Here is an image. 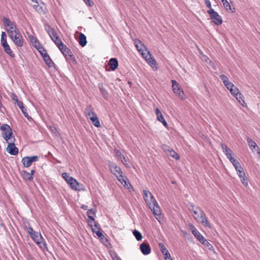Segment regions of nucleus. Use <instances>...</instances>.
Wrapping results in <instances>:
<instances>
[{
  "mask_svg": "<svg viewBox=\"0 0 260 260\" xmlns=\"http://www.w3.org/2000/svg\"><path fill=\"white\" fill-rule=\"evenodd\" d=\"M144 199L148 205L149 208L152 212L155 218L160 222L159 218L161 215L158 204L150 191L147 190H144Z\"/></svg>",
  "mask_w": 260,
  "mask_h": 260,
  "instance_id": "f257e3e1",
  "label": "nucleus"
},
{
  "mask_svg": "<svg viewBox=\"0 0 260 260\" xmlns=\"http://www.w3.org/2000/svg\"><path fill=\"white\" fill-rule=\"evenodd\" d=\"M28 226L25 225V229L27 230L28 233L32 240L43 250H47V244L44 241V239L41 233L36 232L30 226L29 222H27Z\"/></svg>",
  "mask_w": 260,
  "mask_h": 260,
  "instance_id": "f03ea898",
  "label": "nucleus"
},
{
  "mask_svg": "<svg viewBox=\"0 0 260 260\" xmlns=\"http://www.w3.org/2000/svg\"><path fill=\"white\" fill-rule=\"evenodd\" d=\"M110 167L111 173L116 176L118 180L127 189H129L132 187V186L128 181L127 177L123 175V173L120 167L114 165H110Z\"/></svg>",
  "mask_w": 260,
  "mask_h": 260,
  "instance_id": "7ed1b4c3",
  "label": "nucleus"
},
{
  "mask_svg": "<svg viewBox=\"0 0 260 260\" xmlns=\"http://www.w3.org/2000/svg\"><path fill=\"white\" fill-rule=\"evenodd\" d=\"M1 129L3 132L2 133V136L4 139L9 143V141L13 140V130L9 125L7 124H3L1 126Z\"/></svg>",
  "mask_w": 260,
  "mask_h": 260,
  "instance_id": "20e7f679",
  "label": "nucleus"
},
{
  "mask_svg": "<svg viewBox=\"0 0 260 260\" xmlns=\"http://www.w3.org/2000/svg\"><path fill=\"white\" fill-rule=\"evenodd\" d=\"M207 13L210 15V18L214 24L217 25L222 24V19L221 16L216 11H214L213 9L208 10Z\"/></svg>",
  "mask_w": 260,
  "mask_h": 260,
  "instance_id": "39448f33",
  "label": "nucleus"
},
{
  "mask_svg": "<svg viewBox=\"0 0 260 260\" xmlns=\"http://www.w3.org/2000/svg\"><path fill=\"white\" fill-rule=\"evenodd\" d=\"M3 22L4 26L8 28L7 29V31L12 30L15 33L19 31L15 23L14 22L11 21L9 18L4 17Z\"/></svg>",
  "mask_w": 260,
  "mask_h": 260,
  "instance_id": "423d86ee",
  "label": "nucleus"
},
{
  "mask_svg": "<svg viewBox=\"0 0 260 260\" xmlns=\"http://www.w3.org/2000/svg\"><path fill=\"white\" fill-rule=\"evenodd\" d=\"M171 82L172 83V89L173 92L177 94L181 99H183L184 93L180 88V85L175 80H172Z\"/></svg>",
  "mask_w": 260,
  "mask_h": 260,
  "instance_id": "0eeeda50",
  "label": "nucleus"
},
{
  "mask_svg": "<svg viewBox=\"0 0 260 260\" xmlns=\"http://www.w3.org/2000/svg\"><path fill=\"white\" fill-rule=\"evenodd\" d=\"M15 140V137H13V140L9 141L8 145L6 149L7 152L12 155H17L18 153V149L15 146L14 143Z\"/></svg>",
  "mask_w": 260,
  "mask_h": 260,
  "instance_id": "6e6552de",
  "label": "nucleus"
},
{
  "mask_svg": "<svg viewBox=\"0 0 260 260\" xmlns=\"http://www.w3.org/2000/svg\"><path fill=\"white\" fill-rule=\"evenodd\" d=\"M39 157L37 155L25 156L22 158L21 162L24 167L28 168L31 165L33 162L37 161Z\"/></svg>",
  "mask_w": 260,
  "mask_h": 260,
  "instance_id": "1a4fd4ad",
  "label": "nucleus"
},
{
  "mask_svg": "<svg viewBox=\"0 0 260 260\" xmlns=\"http://www.w3.org/2000/svg\"><path fill=\"white\" fill-rule=\"evenodd\" d=\"M134 43L137 50L140 52L142 56H144L147 51H149L144 44L139 40L136 39L134 41Z\"/></svg>",
  "mask_w": 260,
  "mask_h": 260,
  "instance_id": "9d476101",
  "label": "nucleus"
},
{
  "mask_svg": "<svg viewBox=\"0 0 260 260\" xmlns=\"http://www.w3.org/2000/svg\"><path fill=\"white\" fill-rule=\"evenodd\" d=\"M163 150L164 152L167 154L171 156L172 157L176 160H179L180 156L178 153H177L173 149L169 147L168 146L165 145L163 147Z\"/></svg>",
  "mask_w": 260,
  "mask_h": 260,
  "instance_id": "9b49d317",
  "label": "nucleus"
},
{
  "mask_svg": "<svg viewBox=\"0 0 260 260\" xmlns=\"http://www.w3.org/2000/svg\"><path fill=\"white\" fill-rule=\"evenodd\" d=\"M142 56L145 58L147 63L149 64L152 68H155L156 70L157 69V68L156 66V61L155 59L152 57L149 51H147L146 54H145L144 56Z\"/></svg>",
  "mask_w": 260,
  "mask_h": 260,
  "instance_id": "f8f14e48",
  "label": "nucleus"
},
{
  "mask_svg": "<svg viewBox=\"0 0 260 260\" xmlns=\"http://www.w3.org/2000/svg\"><path fill=\"white\" fill-rule=\"evenodd\" d=\"M191 207H192V209H189V210L193 212V217L196 221H198L201 218V216H203V215H204V212L199 207H196L195 209H193V205H191Z\"/></svg>",
  "mask_w": 260,
  "mask_h": 260,
  "instance_id": "ddd939ff",
  "label": "nucleus"
},
{
  "mask_svg": "<svg viewBox=\"0 0 260 260\" xmlns=\"http://www.w3.org/2000/svg\"><path fill=\"white\" fill-rule=\"evenodd\" d=\"M94 228H93V227L91 228L92 231L93 232V233H95L96 235H97V236L99 238H100L101 240H103V242H104V240H105L106 241H107V239L106 238H105V236H104V235L103 234L102 232L100 231L101 229L99 227V226H98V223L96 222H94Z\"/></svg>",
  "mask_w": 260,
  "mask_h": 260,
  "instance_id": "4468645a",
  "label": "nucleus"
},
{
  "mask_svg": "<svg viewBox=\"0 0 260 260\" xmlns=\"http://www.w3.org/2000/svg\"><path fill=\"white\" fill-rule=\"evenodd\" d=\"M44 28L52 40H53L55 37L58 36L56 31L48 24H45L44 25Z\"/></svg>",
  "mask_w": 260,
  "mask_h": 260,
  "instance_id": "2eb2a0df",
  "label": "nucleus"
},
{
  "mask_svg": "<svg viewBox=\"0 0 260 260\" xmlns=\"http://www.w3.org/2000/svg\"><path fill=\"white\" fill-rule=\"evenodd\" d=\"M12 40L17 46L22 47L23 46V38L20 31L16 32L14 38Z\"/></svg>",
  "mask_w": 260,
  "mask_h": 260,
  "instance_id": "dca6fc26",
  "label": "nucleus"
},
{
  "mask_svg": "<svg viewBox=\"0 0 260 260\" xmlns=\"http://www.w3.org/2000/svg\"><path fill=\"white\" fill-rule=\"evenodd\" d=\"M158 246L164 256V258L165 260H168L170 258H172L169 251L165 247L164 244L163 243H159Z\"/></svg>",
  "mask_w": 260,
  "mask_h": 260,
  "instance_id": "f3484780",
  "label": "nucleus"
},
{
  "mask_svg": "<svg viewBox=\"0 0 260 260\" xmlns=\"http://www.w3.org/2000/svg\"><path fill=\"white\" fill-rule=\"evenodd\" d=\"M140 248L144 255L149 254L151 251L150 245L147 243L143 242L140 245Z\"/></svg>",
  "mask_w": 260,
  "mask_h": 260,
  "instance_id": "a211bd4d",
  "label": "nucleus"
},
{
  "mask_svg": "<svg viewBox=\"0 0 260 260\" xmlns=\"http://www.w3.org/2000/svg\"><path fill=\"white\" fill-rule=\"evenodd\" d=\"M70 185L71 188L74 190H80L79 188L80 183L74 178H70L69 181L68 182Z\"/></svg>",
  "mask_w": 260,
  "mask_h": 260,
  "instance_id": "6ab92c4d",
  "label": "nucleus"
},
{
  "mask_svg": "<svg viewBox=\"0 0 260 260\" xmlns=\"http://www.w3.org/2000/svg\"><path fill=\"white\" fill-rule=\"evenodd\" d=\"M90 212H92L93 215H95L96 211L95 210L91 209L88 210V211L87 212V216L88 218V220L87 221L88 224L91 228H92L93 227L92 222H94V223L95 222H94L95 219H94V217L92 215H90Z\"/></svg>",
  "mask_w": 260,
  "mask_h": 260,
  "instance_id": "aec40b11",
  "label": "nucleus"
},
{
  "mask_svg": "<svg viewBox=\"0 0 260 260\" xmlns=\"http://www.w3.org/2000/svg\"><path fill=\"white\" fill-rule=\"evenodd\" d=\"M108 64L111 70L115 71L118 68V62L116 58H111L109 61Z\"/></svg>",
  "mask_w": 260,
  "mask_h": 260,
  "instance_id": "412c9836",
  "label": "nucleus"
},
{
  "mask_svg": "<svg viewBox=\"0 0 260 260\" xmlns=\"http://www.w3.org/2000/svg\"><path fill=\"white\" fill-rule=\"evenodd\" d=\"M17 106L21 109V112L25 117H26L28 120L29 119H31V118L29 116L27 112V109L23 106V104L22 102H18Z\"/></svg>",
  "mask_w": 260,
  "mask_h": 260,
  "instance_id": "4be33fe9",
  "label": "nucleus"
},
{
  "mask_svg": "<svg viewBox=\"0 0 260 260\" xmlns=\"http://www.w3.org/2000/svg\"><path fill=\"white\" fill-rule=\"evenodd\" d=\"M197 221L201 222L203 225L207 226L208 228H211V225L210 223L209 222L207 217H206L205 214L201 216V218L198 220Z\"/></svg>",
  "mask_w": 260,
  "mask_h": 260,
  "instance_id": "5701e85b",
  "label": "nucleus"
},
{
  "mask_svg": "<svg viewBox=\"0 0 260 260\" xmlns=\"http://www.w3.org/2000/svg\"><path fill=\"white\" fill-rule=\"evenodd\" d=\"M4 48L5 51L11 57L14 58L15 57V54L11 49L9 45L7 43L2 44Z\"/></svg>",
  "mask_w": 260,
  "mask_h": 260,
  "instance_id": "b1692460",
  "label": "nucleus"
},
{
  "mask_svg": "<svg viewBox=\"0 0 260 260\" xmlns=\"http://www.w3.org/2000/svg\"><path fill=\"white\" fill-rule=\"evenodd\" d=\"M192 234L202 244H204L206 242V239L201 235V234L198 230L197 231H194V233Z\"/></svg>",
  "mask_w": 260,
  "mask_h": 260,
  "instance_id": "393cba45",
  "label": "nucleus"
},
{
  "mask_svg": "<svg viewBox=\"0 0 260 260\" xmlns=\"http://www.w3.org/2000/svg\"><path fill=\"white\" fill-rule=\"evenodd\" d=\"M85 114L86 116L89 118V117L93 116L96 115L92 109L91 106H88L85 109Z\"/></svg>",
  "mask_w": 260,
  "mask_h": 260,
  "instance_id": "a878e982",
  "label": "nucleus"
},
{
  "mask_svg": "<svg viewBox=\"0 0 260 260\" xmlns=\"http://www.w3.org/2000/svg\"><path fill=\"white\" fill-rule=\"evenodd\" d=\"M238 102L243 107L246 106V103L244 100V96L243 94L239 92L237 95L234 96Z\"/></svg>",
  "mask_w": 260,
  "mask_h": 260,
  "instance_id": "bb28decb",
  "label": "nucleus"
},
{
  "mask_svg": "<svg viewBox=\"0 0 260 260\" xmlns=\"http://www.w3.org/2000/svg\"><path fill=\"white\" fill-rule=\"evenodd\" d=\"M79 43L82 47H84L87 44L86 37L85 35L81 33L79 35Z\"/></svg>",
  "mask_w": 260,
  "mask_h": 260,
  "instance_id": "cd10ccee",
  "label": "nucleus"
},
{
  "mask_svg": "<svg viewBox=\"0 0 260 260\" xmlns=\"http://www.w3.org/2000/svg\"><path fill=\"white\" fill-rule=\"evenodd\" d=\"M43 59L48 67L51 68L54 66V63L52 60L49 55H45Z\"/></svg>",
  "mask_w": 260,
  "mask_h": 260,
  "instance_id": "c85d7f7f",
  "label": "nucleus"
},
{
  "mask_svg": "<svg viewBox=\"0 0 260 260\" xmlns=\"http://www.w3.org/2000/svg\"><path fill=\"white\" fill-rule=\"evenodd\" d=\"M89 119L91 120L92 123L96 127H99L101 126L100 121L96 115L89 117Z\"/></svg>",
  "mask_w": 260,
  "mask_h": 260,
  "instance_id": "c756f323",
  "label": "nucleus"
},
{
  "mask_svg": "<svg viewBox=\"0 0 260 260\" xmlns=\"http://www.w3.org/2000/svg\"><path fill=\"white\" fill-rule=\"evenodd\" d=\"M21 175L23 179L25 180L31 181L33 180L34 177H32L31 175L29 174V173H28L26 171H22Z\"/></svg>",
  "mask_w": 260,
  "mask_h": 260,
  "instance_id": "7c9ffc66",
  "label": "nucleus"
},
{
  "mask_svg": "<svg viewBox=\"0 0 260 260\" xmlns=\"http://www.w3.org/2000/svg\"><path fill=\"white\" fill-rule=\"evenodd\" d=\"M238 176L239 178L243 177V176L245 175V172L244 171L243 168L242 167L241 165L239 166L238 167L235 168Z\"/></svg>",
  "mask_w": 260,
  "mask_h": 260,
  "instance_id": "2f4dec72",
  "label": "nucleus"
},
{
  "mask_svg": "<svg viewBox=\"0 0 260 260\" xmlns=\"http://www.w3.org/2000/svg\"><path fill=\"white\" fill-rule=\"evenodd\" d=\"M221 1L222 2L224 7L228 11H230L231 12H234L230 4L229 3L227 0H221Z\"/></svg>",
  "mask_w": 260,
  "mask_h": 260,
  "instance_id": "473e14b6",
  "label": "nucleus"
},
{
  "mask_svg": "<svg viewBox=\"0 0 260 260\" xmlns=\"http://www.w3.org/2000/svg\"><path fill=\"white\" fill-rule=\"evenodd\" d=\"M221 146L222 150L225 153V155H228L232 153V151L226 145L221 144Z\"/></svg>",
  "mask_w": 260,
  "mask_h": 260,
  "instance_id": "72a5a7b5",
  "label": "nucleus"
},
{
  "mask_svg": "<svg viewBox=\"0 0 260 260\" xmlns=\"http://www.w3.org/2000/svg\"><path fill=\"white\" fill-rule=\"evenodd\" d=\"M155 114L157 116V120L159 122L165 119L161 112L158 108H156L155 109Z\"/></svg>",
  "mask_w": 260,
  "mask_h": 260,
  "instance_id": "f704fd0d",
  "label": "nucleus"
},
{
  "mask_svg": "<svg viewBox=\"0 0 260 260\" xmlns=\"http://www.w3.org/2000/svg\"><path fill=\"white\" fill-rule=\"evenodd\" d=\"M65 58L68 61L72 62L74 64H76L77 62L75 57L73 55L72 53L66 56Z\"/></svg>",
  "mask_w": 260,
  "mask_h": 260,
  "instance_id": "c9c22d12",
  "label": "nucleus"
},
{
  "mask_svg": "<svg viewBox=\"0 0 260 260\" xmlns=\"http://www.w3.org/2000/svg\"><path fill=\"white\" fill-rule=\"evenodd\" d=\"M121 162L127 168H131L132 164L128 159H126L124 155H122V158L121 159Z\"/></svg>",
  "mask_w": 260,
  "mask_h": 260,
  "instance_id": "e433bc0d",
  "label": "nucleus"
},
{
  "mask_svg": "<svg viewBox=\"0 0 260 260\" xmlns=\"http://www.w3.org/2000/svg\"><path fill=\"white\" fill-rule=\"evenodd\" d=\"M99 89L100 92L103 95L104 98L106 99L108 96V92L105 88L103 87V85L102 84H99Z\"/></svg>",
  "mask_w": 260,
  "mask_h": 260,
  "instance_id": "4c0bfd02",
  "label": "nucleus"
},
{
  "mask_svg": "<svg viewBox=\"0 0 260 260\" xmlns=\"http://www.w3.org/2000/svg\"><path fill=\"white\" fill-rule=\"evenodd\" d=\"M133 233L134 236L135 237V238H136V239H137V241H140L142 240V238H143L142 235L141 234V233L139 231H137L136 230H135L133 231Z\"/></svg>",
  "mask_w": 260,
  "mask_h": 260,
  "instance_id": "58836bf2",
  "label": "nucleus"
},
{
  "mask_svg": "<svg viewBox=\"0 0 260 260\" xmlns=\"http://www.w3.org/2000/svg\"><path fill=\"white\" fill-rule=\"evenodd\" d=\"M247 141L249 147L252 149H254L255 147H257L256 143L250 138H247Z\"/></svg>",
  "mask_w": 260,
  "mask_h": 260,
  "instance_id": "ea45409f",
  "label": "nucleus"
},
{
  "mask_svg": "<svg viewBox=\"0 0 260 260\" xmlns=\"http://www.w3.org/2000/svg\"><path fill=\"white\" fill-rule=\"evenodd\" d=\"M230 91L233 96H235L240 92L239 89L235 85L231 89V90H230Z\"/></svg>",
  "mask_w": 260,
  "mask_h": 260,
  "instance_id": "a19ab883",
  "label": "nucleus"
},
{
  "mask_svg": "<svg viewBox=\"0 0 260 260\" xmlns=\"http://www.w3.org/2000/svg\"><path fill=\"white\" fill-rule=\"evenodd\" d=\"M6 43H7V35L5 32L3 31L1 35V44H3Z\"/></svg>",
  "mask_w": 260,
  "mask_h": 260,
  "instance_id": "79ce46f5",
  "label": "nucleus"
},
{
  "mask_svg": "<svg viewBox=\"0 0 260 260\" xmlns=\"http://www.w3.org/2000/svg\"><path fill=\"white\" fill-rule=\"evenodd\" d=\"M240 178L243 185H244L245 186H247L248 184V179L246 177V175H244V176H243V177H242L241 178Z\"/></svg>",
  "mask_w": 260,
  "mask_h": 260,
  "instance_id": "37998d69",
  "label": "nucleus"
},
{
  "mask_svg": "<svg viewBox=\"0 0 260 260\" xmlns=\"http://www.w3.org/2000/svg\"><path fill=\"white\" fill-rule=\"evenodd\" d=\"M54 43L56 45L57 47L63 43L58 36L55 37V38L52 40Z\"/></svg>",
  "mask_w": 260,
  "mask_h": 260,
  "instance_id": "c03bdc74",
  "label": "nucleus"
},
{
  "mask_svg": "<svg viewBox=\"0 0 260 260\" xmlns=\"http://www.w3.org/2000/svg\"><path fill=\"white\" fill-rule=\"evenodd\" d=\"M220 78L221 80L222 81L224 84H225L226 83L230 82L228 77L224 74L221 75L220 76Z\"/></svg>",
  "mask_w": 260,
  "mask_h": 260,
  "instance_id": "a18cd8bd",
  "label": "nucleus"
},
{
  "mask_svg": "<svg viewBox=\"0 0 260 260\" xmlns=\"http://www.w3.org/2000/svg\"><path fill=\"white\" fill-rule=\"evenodd\" d=\"M62 176L63 178L67 182H68L69 181V179L70 178H73L72 177L70 176L69 174L68 173L64 172L62 174Z\"/></svg>",
  "mask_w": 260,
  "mask_h": 260,
  "instance_id": "49530a36",
  "label": "nucleus"
},
{
  "mask_svg": "<svg viewBox=\"0 0 260 260\" xmlns=\"http://www.w3.org/2000/svg\"><path fill=\"white\" fill-rule=\"evenodd\" d=\"M58 48L60 50V51L61 52V53H62L64 51V50H67V49L68 48V47L66 45H64L63 43H62L61 44H60V45L58 47Z\"/></svg>",
  "mask_w": 260,
  "mask_h": 260,
  "instance_id": "de8ad7c7",
  "label": "nucleus"
},
{
  "mask_svg": "<svg viewBox=\"0 0 260 260\" xmlns=\"http://www.w3.org/2000/svg\"><path fill=\"white\" fill-rule=\"evenodd\" d=\"M230 162L233 164L235 168L241 165L240 162L238 160L235 159L234 158L231 160Z\"/></svg>",
  "mask_w": 260,
  "mask_h": 260,
  "instance_id": "09e8293b",
  "label": "nucleus"
},
{
  "mask_svg": "<svg viewBox=\"0 0 260 260\" xmlns=\"http://www.w3.org/2000/svg\"><path fill=\"white\" fill-rule=\"evenodd\" d=\"M224 85L226 87V88L229 90H231V89L233 88L234 86V84L231 82L226 83Z\"/></svg>",
  "mask_w": 260,
  "mask_h": 260,
  "instance_id": "8fccbe9b",
  "label": "nucleus"
},
{
  "mask_svg": "<svg viewBox=\"0 0 260 260\" xmlns=\"http://www.w3.org/2000/svg\"><path fill=\"white\" fill-rule=\"evenodd\" d=\"M115 154L118 156L119 157V159H122V154L121 153V152H120V150H118V149H115Z\"/></svg>",
  "mask_w": 260,
  "mask_h": 260,
  "instance_id": "3c124183",
  "label": "nucleus"
},
{
  "mask_svg": "<svg viewBox=\"0 0 260 260\" xmlns=\"http://www.w3.org/2000/svg\"><path fill=\"white\" fill-rule=\"evenodd\" d=\"M62 53L63 54L64 57H66V56L72 53V52H71V50L68 48L67 49V50H64V51Z\"/></svg>",
  "mask_w": 260,
  "mask_h": 260,
  "instance_id": "603ef678",
  "label": "nucleus"
},
{
  "mask_svg": "<svg viewBox=\"0 0 260 260\" xmlns=\"http://www.w3.org/2000/svg\"><path fill=\"white\" fill-rule=\"evenodd\" d=\"M205 3L207 7L209 8V10H211L212 8L211 4L209 0H204Z\"/></svg>",
  "mask_w": 260,
  "mask_h": 260,
  "instance_id": "864d4df0",
  "label": "nucleus"
},
{
  "mask_svg": "<svg viewBox=\"0 0 260 260\" xmlns=\"http://www.w3.org/2000/svg\"><path fill=\"white\" fill-rule=\"evenodd\" d=\"M204 245H205V246H206L207 247H208V248L210 249V250H211L212 249H213V246L210 243H209L208 241H206V242L203 244Z\"/></svg>",
  "mask_w": 260,
  "mask_h": 260,
  "instance_id": "5fc2aeb1",
  "label": "nucleus"
},
{
  "mask_svg": "<svg viewBox=\"0 0 260 260\" xmlns=\"http://www.w3.org/2000/svg\"><path fill=\"white\" fill-rule=\"evenodd\" d=\"M12 99L13 101H14L15 102V104H16L17 105L18 102H21L19 100L17 96L15 94L13 95Z\"/></svg>",
  "mask_w": 260,
  "mask_h": 260,
  "instance_id": "6e6d98bb",
  "label": "nucleus"
},
{
  "mask_svg": "<svg viewBox=\"0 0 260 260\" xmlns=\"http://www.w3.org/2000/svg\"><path fill=\"white\" fill-rule=\"evenodd\" d=\"M7 32L9 34V37L11 38V39L14 38V37L15 36V32L14 31H8Z\"/></svg>",
  "mask_w": 260,
  "mask_h": 260,
  "instance_id": "4d7b16f0",
  "label": "nucleus"
},
{
  "mask_svg": "<svg viewBox=\"0 0 260 260\" xmlns=\"http://www.w3.org/2000/svg\"><path fill=\"white\" fill-rule=\"evenodd\" d=\"M189 229L190 230V231H191V233L193 234L194 233V231H197V229L195 228V226L192 225V224H190L189 225Z\"/></svg>",
  "mask_w": 260,
  "mask_h": 260,
  "instance_id": "13d9d810",
  "label": "nucleus"
},
{
  "mask_svg": "<svg viewBox=\"0 0 260 260\" xmlns=\"http://www.w3.org/2000/svg\"><path fill=\"white\" fill-rule=\"evenodd\" d=\"M209 65H210L213 69L216 70V68L215 66L214 63L212 62L211 60H209V62L208 63Z\"/></svg>",
  "mask_w": 260,
  "mask_h": 260,
  "instance_id": "bf43d9fd",
  "label": "nucleus"
},
{
  "mask_svg": "<svg viewBox=\"0 0 260 260\" xmlns=\"http://www.w3.org/2000/svg\"><path fill=\"white\" fill-rule=\"evenodd\" d=\"M209 65H210L213 69L216 70V68L215 66L214 63L212 62L211 60H209V62L208 63Z\"/></svg>",
  "mask_w": 260,
  "mask_h": 260,
  "instance_id": "052dcab7",
  "label": "nucleus"
},
{
  "mask_svg": "<svg viewBox=\"0 0 260 260\" xmlns=\"http://www.w3.org/2000/svg\"><path fill=\"white\" fill-rule=\"evenodd\" d=\"M209 65H210L213 69L216 70V68L215 66L214 63L212 62L211 60H209V62L208 63Z\"/></svg>",
  "mask_w": 260,
  "mask_h": 260,
  "instance_id": "680f3d73",
  "label": "nucleus"
},
{
  "mask_svg": "<svg viewBox=\"0 0 260 260\" xmlns=\"http://www.w3.org/2000/svg\"><path fill=\"white\" fill-rule=\"evenodd\" d=\"M39 52L41 53V55L42 56V57L44 58V56L45 55H48L47 54V53L46 52V51L45 50H44V49H43V51H41V50H39Z\"/></svg>",
  "mask_w": 260,
  "mask_h": 260,
  "instance_id": "e2e57ef3",
  "label": "nucleus"
},
{
  "mask_svg": "<svg viewBox=\"0 0 260 260\" xmlns=\"http://www.w3.org/2000/svg\"><path fill=\"white\" fill-rule=\"evenodd\" d=\"M83 1L89 6H91L93 4V3L92 2H90V0H83Z\"/></svg>",
  "mask_w": 260,
  "mask_h": 260,
  "instance_id": "0e129e2a",
  "label": "nucleus"
},
{
  "mask_svg": "<svg viewBox=\"0 0 260 260\" xmlns=\"http://www.w3.org/2000/svg\"><path fill=\"white\" fill-rule=\"evenodd\" d=\"M160 122H161L166 127H167L168 123L165 119L162 120L161 121H160Z\"/></svg>",
  "mask_w": 260,
  "mask_h": 260,
  "instance_id": "69168bd1",
  "label": "nucleus"
},
{
  "mask_svg": "<svg viewBox=\"0 0 260 260\" xmlns=\"http://www.w3.org/2000/svg\"><path fill=\"white\" fill-rule=\"evenodd\" d=\"M226 157L229 159L230 161L232 160L234 158L232 157V153L228 155H226Z\"/></svg>",
  "mask_w": 260,
  "mask_h": 260,
  "instance_id": "338daca9",
  "label": "nucleus"
},
{
  "mask_svg": "<svg viewBox=\"0 0 260 260\" xmlns=\"http://www.w3.org/2000/svg\"><path fill=\"white\" fill-rule=\"evenodd\" d=\"M81 208L84 210H87V208H88V206L85 205H82L81 206Z\"/></svg>",
  "mask_w": 260,
  "mask_h": 260,
  "instance_id": "774afa93",
  "label": "nucleus"
}]
</instances>
